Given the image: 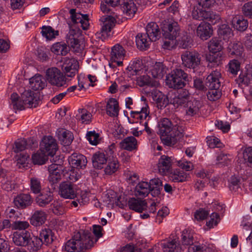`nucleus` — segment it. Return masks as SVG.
Instances as JSON below:
<instances>
[{
	"mask_svg": "<svg viewBox=\"0 0 252 252\" xmlns=\"http://www.w3.org/2000/svg\"><path fill=\"white\" fill-rule=\"evenodd\" d=\"M241 64L239 61L233 59L229 61L228 64V71L231 74L236 76L240 71Z\"/></svg>",
	"mask_w": 252,
	"mask_h": 252,
	"instance_id": "obj_57",
	"label": "nucleus"
},
{
	"mask_svg": "<svg viewBox=\"0 0 252 252\" xmlns=\"http://www.w3.org/2000/svg\"><path fill=\"white\" fill-rule=\"evenodd\" d=\"M149 113V107L148 105L146 104L139 111H131L130 116L137 120L136 121V123L139 122L140 125L144 126L145 130L147 133L151 134L152 130L148 126V121L150 119Z\"/></svg>",
	"mask_w": 252,
	"mask_h": 252,
	"instance_id": "obj_8",
	"label": "nucleus"
},
{
	"mask_svg": "<svg viewBox=\"0 0 252 252\" xmlns=\"http://www.w3.org/2000/svg\"><path fill=\"white\" fill-rule=\"evenodd\" d=\"M221 77L220 72L216 70L212 71L207 77V84L209 88H219L220 86V79Z\"/></svg>",
	"mask_w": 252,
	"mask_h": 252,
	"instance_id": "obj_29",
	"label": "nucleus"
},
{
	"mask_svg": "<svg viewBox=\"0 0 252 252\" xmlns=\"http://www.w3.org/2000/svg\"><path fill=\"white\" fill-rule=\"evenodd\" d=\"M12 240L16 246L25 247L30 252H37L43 245V241L38 236L33 235L28 230L15 232Z\"/></svg>",
	"mask_w": 252,
	"mask_h": 252,
	"instance_id": "obj_4",
	"label": "nucleus"
},
{
	"mask_svg": "<svg viewBox=\"0 0 252 252\" xmlns=\"http://www.w3.org/2000/svg\"><path fill=\"white\" fill-rule=\"evenodd\" d=\"M213 28L208 23L201 22L197 28V35L203 40L209 38L213 35Z\"/></svg>",
	"mask_w": 252,
	"mask_h": 252,
	"instance_id": "obj_20",
	"label": "nucleus"
},
{
	"mask_svg": "<svg viewBox=\"0 0 252 252\" xmlns=\"http://www.w3.org/2000/svg\"><path fill=\"white\" fill-rule=\"evenodd\" d=\"M220 218L219 214L213 213L210 216V220L206 222V225L209 228H213L218 225L220 221Z\"/></svg>",
	"mask_w": 252,
	"mask_h": 252,
	"instance_id": "obj_63",
	"label": "nucleus"
},
{
	"mask_svg": "<svg viewBox=\"0 0 252 252\" xmlns=\"http://www.w3.org/2000/svg\"><path fill=\"white\" fill-rule=\"evenodd\" d=\"M46 77L47 80L52 85L62 87L66 84L65 76L57 67H51L46 70Z\"/></svg>",
	"mask_w": 252,
	"mask_h": 252,
	"instance_id": "obj_9",
	"label": "nucleus"
},
{
	"mask_svg": "<svg viewBox=\"0 0 252 252\" xmlns=\"http://www.w3.org/2000/svg\"><path fill=\"white\" fill-rule=\"evenodd\" d=\"M86 137L90 144L93 145H97L101 141L99 133L94 130L88 131L87 133Z\"/></svg>",
	"mask_w": 252,
	"mask_h": 252,
	"instance_id": "obj_58",
	"label": "nucleus"
},
{
	"mask_svg": "<svg viewBox=\"0 0 252 252\" xmlns=\"http://www.w3.org/2000/svg\"><path fill=\"white\" fill-rule=\"evenodd\" d=\"M159 133L163 143L169 146L180 148L183 137L184 129L182 126L172 124L167 118L162 119L158 124Z\"/></svg>",
	"mask_w": 252,
	"mask_h": 252,
	"instance_id": "obj_2",
	"label": "nucleus"
},
{
	"mask_svg": "<svg viewBox=\"0 0 252 252\" xmlns=\"http://www.w3.org/2000/svg\"><path fill=\"white\" fill-rule=\"evenodd\" d=\"M220 41L217 38H213L208 43V49L210 52L216 53L222 49Z\"/></svg>",
	"mask_w": 252,
	"mask_h": 252,
	"instance_id": "obj_56",
	"label": "nucleus"
},
{
	"mask_svg": "<svg viewBox=\"0 0 252 252\" xmlns=\"http://www.w3.org/2000/svg\"><path fill=\"white\" fill-rule=\"evenodd\" d=\"M228 50L231 55H235L237 57H241L244 51L242 44L239 41L230 43L228 46Z\"/></svg>",
	"mask_w": 252,
	"mask_h": 252,
	"instance_id": "obj_43",
	"label": "nucleus"
},
{
	"mask_svg": "<svg viewBox=\"0 0 252 252\" xmlns=\"http://www.w3.org/2000/svg\"><path fill=\"white\" fill-rule=\"evenodd\" d=\"M126 50L119 44L114 45L111 49L109 65L111 66H121L126 56Z\"/></svg>",
	"mask_w": 252,
	"mask_h": 252,
	"instance_id": "obj_11",
	"label": "nucleus"
},
{
	"mask_svg": "<svg viewBox=\"0 0 252 252\" xmlns=\"http://www.w3.org/2000/svg\"><path fill=\"white\" fill-rule=\"evenodd\" d=\"M103 198V201L106 203L108 207L113 206L114 204L120 208L123 207L124 204L120 201L121 197H117L114 191H111L105 193Z\"/></svg>",
	"mask_w": 252,
	"mask_h": 252,
	"instance_id": "obj_27",
	"label": "nucleus"
},
{
	"mask_svg": "<svg viewBox=\"0 0 252 252\" xmlns=\"http://www.w3.org/2000/svg\"><path fill=\"white\" fill-rule=\"evenodd\" d=\"M146 34L151 39L152 41L158 40L160 35V32L158 25L155 22H150L146 26Z\"/></svg>",
	"mask_w": 252,
	"mask_h": 252,
	"instance_id": "obj_30",
	"label": "nucleus"
},
{
	"mask_svg": "<svg viewBox=\"0 0 252 252\" xmlns=\"http://www.w3.org/2000/svg\"><path fill=\"white\" fill-rule=\"evenodd\" d=\"M106 163L107 165L104 170L106 174H112L117 170L119 167V163L116 158H108Z\"/></svg>",
	"mask_w": 252,
	"mask_h": 252,
	"instance_id": "obj_52",
	"label": "nucleus"
},
{
	"mask_svg": "<svg viewBox=\"0 0 252 252\" xmlns=\"http://www.w3.org/2000/svg\"><path fill=\"white\" fill-rule=\"evenodd\" d=\"M10 106L14 110H23L27 107L21 97L16 93H13L10 97Z\"/></svg>",
	"mask_w": 252,
	"mask_h": 252,
	"instance_id": "obj_36",
	"label": "nucleus"
},
{
	"mask_svg": "<svg viewBox=\"0 0 252 252\" xmlns=\"http://www.w3.org/2000/svg\"><path fill=\"white\" fill-rule=\"evenodd\" d=\"M182 243L183 245L190 246L194 244L193 233L189 229H185L182 233Z\"/></svg>",
	"mask_w": 252,
	"mask_h": 252,
	"instance_id": "obj_53",
	"label": "nucleus"
},
{
	"mask_svg": "<svg viewBox=\"0 0 252 252\" xmlns=\"http://www.w3.org/2000/svg\"><path fill=\"white\" fill-rule=\"evenodd\" d=\"M137 140L133 136H128L123 140L120 143V146L122 148L132 151L137 148Z\"/></svg>",
	"mask_w": 252,
	"mask_h": 252,
	"instance_id": "obj_40",
	"label": "nucleus"
},
{
	"mask_svg": "<svg viewBox=\"0 0 252 252\" xmlns=\"http://www.w3.org/2000/svg\"><path fill=\"white\" fill-rule=\"evenodd\" d=\"M147 63L148 73L153 78H161L166 73L165 66L162 63L148 62Z\"/></svg>",
	"mask_w": 252,
	"mask_h": 252,
	"instance_id": "obj_14",
	"label": "nucleus"
},
{
	"mask_svg": "<svg viewBox=\"0 0 252 252\" xmlns=\"http://www.w3.org/2000/svg\"><path fill=\"white\" fill-rule=\"evenodd\" d=\"M152 41L146 33H138L135 37V42L137 47L140 50H146Z\"/></svg>",
	"mask_w": 252,
	"mask_h": 252,
	"instance_id": "obj_34",
	"label": "nucleus"
},
{
	"mask_svg": "<svg viewBox=\"0 0 252 252\" xmlns=\"http://www.w3.org/2000/svg\"><path fill=\"white\" fill-rule=\"evenodd\" d=\"M58 137L62 144L64 146H68L70 144L74 138L72 133L65 129H62L59 131Z\"/></svg>",
	"mask_w": 252,
	"mask_h": 252,
	"instance_id": "obj_42",
	"label": "nucleus"
},
{
	"mask_svg": "<svg viewBox=\"0 0 252 252\" xmlns=\"http://www.w3.org/2000/svg\"><path fill=\"white\" fill-rule=\"evenodd\" d=\"M21 98L27 107L36 106L37 98L35 93L31 90H25L21 94Z\"/></svg>",
	"mask_w": 252,
	"mask_h": 252,
	"instance_id": "obj_25",
	"label": "nucleus"
},
{
	"mask_svg": "<svg viewBox=\"0 0 252 252\" xmlns=\"http://www.w3.org/2000/svg\"><path fill=\"white\" fill-rule=\"evenodd\" d=\"M240 82L247 86L252 85V66L247 65L239 76Z\"/></svg>",
	"mask_w": 252,
	"mask_h": 252,
	"instance_id": "obj_31",
	"label": "nucleus"
},
{
	"mask_svg": "<svg viewBox=\"0 0 252 252\" xmlns=\"http://www.w3.org/2000/svg\"><path fill=\"white\" fill-rule=\"evenodd\" d=\"M68 162L71 164L73 168H83L85 167L87 163V158H71Z\"/></svg>",
	"mask_w": 252,
	"mask_h": 252,
	"instance_id": "obj_62",
	"label": "nucleus"
},
{
	"mask_svg": "<svg viewBox=\"0 0 252 252\" xmlns=\"http://www.w3.org/2000/svg\"><path fill=\"white\" fill-rule=\"evenodd\" d=\"M33 200L29 194L21 193L14 199V205L18 208L25 209L31 206Z\"/></svg>",
	"mask_w": 252,
	"mask_h": 252,
	"instance_id": "obj_22",
	"label": "nucleus"
},
{
	"mask_svg": "<svg viewBox=\"0 0 252 252\" xmlns=\"http://www.w3.org/2000/svg\"><path fill=\"white\" fill-rule=\"evenodd\" d=\"M60 194L65 199H72L76 197V192L70 183L63 182L60 185Z\"/></svg>",
	"mask_w": 252,
	"mask_h": 252,
	"instance_id": "obj_18",
	"label": "nucleus"
},
{
	"mask_svg": "<svg viewBox=\"0 0 252 252\" xmlns=\"http://www.w3.org/2000/svg\"><path fill=\"white\" fill-rule=\"evenodd\" d=\"M153 100L156 102L158 108L165 107L169 103L168 97L159 91L155 90L152 93Z\"/></svg>",
	"mask_w": 252,
	"mask_h": 252,
	"instance_id": "obj_24",
	"label": "nucleus"
},
{
	"mask_svg": "<svg viewBox=\"0 0 252 252\" xmlns=\"http://www.w3.org/2000/svg\"><path fill=\"white\" fill-rule=\"evenodd\" d=\"M94 239L93 235L88 231L77 232L65 243V250L68 252H84L93 247Z\"/></svg>",
	"mask_w": 252,
	"mask_h": 252,
	"instance_id": "obj_3",
	"label": "nucleus"
},
{
	"mask_svg": "<svg viewBox=\"0 0 252 252\" xmlns=\"http://www.w3.org/2000/svg\"><path fill=\"white\" fill-rule=\"evenodd\" d=\"M127 69L130 75H141L146 71H148L147 63H144L142 60L135 59L131 61Z\"/></svg>",
	"mask_w": 252,
	"mask_h": 252,
	"instance_id": "obj_15",
	"label": "nucleus"
},
{
	"mask_svg": "<svg viewBox=\"0 0 252 252\" xmlns=\"http://www.w3.org/2000/svg\"><path fill=\"white\" fill-rule=\"evenodd\" d=\"M30 87L34 90L42 89L45 86V84L42 80L41 75H36L30 79Z\"/></svg>",
	"mask_w": 252,
	"mask_h": 252,
	"instance_id": "obj_47",
	"label": "nucleus"
},
{
	"mask_svg": "<svg viewBox=\"0 0 252 252\" xmlns=\"http://www.w3.org/2000/svg\"><path fill=\"white\" fill-rule=\"evenodd\" d=\"M100 20L101 22L102 36L104 37L110 36L111 30L115 26L116 19L112 16L104 15L100 18Z\"/></svg>",
	"mask_w": 252,
	"mask_h": 252,
	"instance_id": "obj_16",
	"label": "nucleus"
},
{
	"mask_svg": "<svg viewBox=\"0 0 252 252\" xmlns=\"http://www.w3.org/2000/svg\"><path fill=\"white\" fill-rule=\"evenodd\" d=\"M41 33L47 40H51L55 38L59 32L50 26H43Z\"/></svg>",
	"mask_w": 252,
	"mask_h": 252,
	"instance_id": "obj_50",
	"label": "nucleus"
},
{
	"mask_svg": "<svg viewBox=\"0 0 252 252\" xmlns=\"http://www.w3.org/2000/svg\"><path fill=\"white\" fill-rule=\"evenodd\" d=\"M127 205L129 209L138 213H142L146 210L148 208L146 200L135 197L129 199L127 201Z\"/></svg>",
	"mask_w": 252,
	"mask_h": 252,
	"instance_id": "obj_19",
	"label": "nucleus"
},
{
	"mask_svg": "<svg viewBox=\"0 0 252 252\" xmlns=\"http://www.w3.org/2000/svg\"><path fill=\"white\" fill-rule=\"evenodd\" d=\"M233 28L240 32L245 31L248 27V22L242 16L236 15L231 20Z\"/></svg>",
	"mask_w": 252,
	"mask_h": 252,
	"instance_id": "obj_33",
	"label": "nucleus"
},
{
	"mask_svg": "<svg viewBox=\"0 0 252 252\" xmlns=\"http://www.w3.org/2000/svg\"><path fill=\"white\" fill-rule=\"evenodd\" d=\"M56 165H49L48 167V171L49 172V175L48 178V180L54 189L57 186L58 183L61 180L62 169H57Z\"/></svg>",
	"mask_w": 252,
	"mask_h": 252,
	"instance_id": "obj_21",
	"label": "nucleus"
},
{
	"mask_svg": "<svg viewBox=\"0 0 252 252\" xmlns=\"http://www.w3.org/2000/svg\"><path fill=\"white\" fill-rule=\"evenodd\" d=\"M62 67L67 77H73L78 72L79 63L74 58L66 57L63 59Z\"/></svg>",
	"mask_w": 252,
	"mask_h": 252,
	"instance_id": "obj_12",
	"label": "nucleus"
},
{
	"mask_svg": "<svg viewBox=\"0 0 252 252\" xmlns=\"http://www.w3.org/2000/svg\"><path fill=\"white\" fill-rule=\"evenodd\" d=\"M51 50L56 55L65 56L68 53V47L65 43L59 42L53 44Z\"/></svg>",
	"mask_w": 252,
	"mask_h": 252,
	"instance_id": "obj_44",
	"label": "nucleus"
},
{
	"mask_svg": "<svg viewBox=\"0 0 252 252\" xmlns=\"http://www.w3.org/2000/svg\"><path fill=\"white\" fill-rule=\"evenodd\" d=\"M150 182H139L135 188V194L136 196L145 197L150 192Z\"/></svg>",
	"mask_w": 252,
	"mask_h": 252,
	"instance_id": "obj_37",
	"label": "nucleus"
},
{
	"mask_svg": "<svg viewBox=\"0 0 252 252\" xmlns=\"http://www.w3.org/2000/svg\"><path fill=\"white\" fill-rule=\"evenodd\" d=\"M92 114L85 109H79L76 119L84 124H89L92 119Z\"/></svg>",
	"mask_w": 252,
	"mask_h": 252,
	"instance_id": "obj_51",
	"label": "nucleus"
},
{
	"mask_svg": "<svg viewBox=\"0 0 252 252\" xmlns=\"http://www.w3.org/2000/svg\"><path fill=\"white\" fill-rule=\"evenodd\" d=\"M188 75L181 69H176L166 76V83L169 88L179 89L185 85Z\"/></svg>",
	"mask_w": 252,
	"mask_h": 252,
	"instance_id": "obj_7",
	"label": "nucleus"
},
{
	"mask_svg": "<svg viewBox=\"0 0 252 252\" xmlns=\"http://www.w3.org/2000/svg\"><path fill=\"white\" fill-rule=\"evenodd\" d=\"M137 78V82L140 86L151 85V74L148 73V71H146Z\"/></svg>",
	"mask_w": 252,
	"mask_h": 252,
	"instance_id": "obj_60",
	"label": "nucleus"
},
{
	"mask_svg": "<svg viewBox=\"0 0 252 252\" xmlns=\"http://www.w3.org/2000/svg\"><path fill=\"white\" fill-rule=\"evenodd\" d=\"M0 187L3 190L10 191L15 188V182L13 180L11 175L0 168Z\"/></svg>",
	"mask_w": 252,
	"mask_h": 252,
	"instance_id": "obj_17",
	"label": "nucleus"
},
{
	"mask_svg": "<svg viewBox=\"0 0 252 252\" xmlns=\"http://www.w3.org/2000/svg\"><path fill=\"white\" fill-rule=\"evenodd\" d=\"M186 105L187 108L186 110L187 114L189 115L192 116L198 112L199 108L200 103L199 101L193 99L189 100Z\"/></svg>",
	"mask_w": 252,
	"mask_h": 252,
	"instance_id": "obj_48",
	"label": "nucleus"
},
{
	"mask_svg": "<svg viewBox=\"0 0 252 252\" xmlns=\"http://www.w3.org/2000/svg\"><path fill=\"white\" fill-rule=\"evenodd\" d=\"M162 34L165 39H176L179 33V27L177 22H165L162 27Z\"/></svg>",
	"mask_w": 252,
	"mask_h": 252,
	"instance_id": "obj_13",
	"label": "nucleus"
},
{
	"mask_svg": "<svg viewBox=\"0 0 252 252\" xmlns=\"http://www.w3.org/2000/svg\"><path fill=\"white\" fill-rule=\"evenodd\" d=\"M209 90L207 93V96L210 101H216L221 96V92L219 88H209Z\"/></svg>",
	"mask_w": 252,
	"mask_h": 252,
	"instance_id": "obj_61",
	"label": "nucleus"
},
{
	"mask_svg": "<svg viewBox=\"0 0 252 252\" xmlns=\"http://www.w3.org/2000/svg\"><path fill=\"white\" fill-rule=\"evenodd\" d=\"M53 199L52 192L50 189L43 191L36 198L37 204L40 207H44L49 204Z\"/></svg>",
	"mask_w": 252,
	"mask_h": 252,
	"instance_id": "obj_28",
	"label": "nucleus"
},
{
	"mask_svg": "<svg viewBox=\"0 0 252 252\" xmlns=\"http://www.w3.org/2000/svg\"><path fill=\"white\" fill-rule=\"evenodd\" d=\"M46 218L47 215L44 211H36L31 217L30 222L33 226H39L45 222Z\"/></svg>",
	"mask_w": 252,
	"mask_h": 252,
	"instance_id": "obj_35",
	"label": "nucleus"
},
{
	"mask_svg": "<svg viewBox=\"0 0 252 252\" xmlns=\"http://www.w3.org/2000/svg\"><path fill=\"white\" fill-rule=\"evenodd\" d=\"M150 186H156V187L150 186V192L151 195L154 196H158L160 194V191L162 190V182L158 178H155L150 180Z\"/></svg>",
	"mask_w": 252,
	"mask_h": 252,
	"instance_id": "obj_46",
	"label": "nucleus"
},
{
	"mask_svg": "<svg viewBox=\"0 0 252 252\" xmlns=\"http://www.w3.org/2000/svg\"><path fill=\"white\" fill-rule=\"evenodd\" d=\"M189 99V92L186 90H181L179 93L175 94L174 96L172 98L170 103L175 108L185 105Z\"/></svg>",
	"mask_w": 252,
	"mask_h": 252,
	"instance_id": "obj_23",
	"label": "nucleus"
},
{
	"mask_svg": "<svg viewBox=\"0 0 252 252\" xmlns=\"http://www.w3.org/2000/svg\"><path fill=\"white\" fill-rule=\"evenodd\" d=\"M115 147L114 144L109 146L105 150L104 154L102 151L95 152L93 158H114L116 156L114 154Z\"/></svg>",
	"mask_w": 252,
	"mask_h": 252,
	"instance_id": "obj_54",
	"label": "nucleus"
},
{
	"mask_svg": "<svg viewBox=\"0 0 252 252\" xmlns=\"http://www.w3.org/2000/svg\"><path fill=\"white\" fill-rule=\"evenodd\" d=\"M228 183L229 188L231 190L236 191V189L240 187V179L235 175L230 177Z\"/></svg>",
	"mask_w": 252,
	"mask_h": 252,
	"instance_id": "obj_64",
	"label": "nucleus"
},
{
	"mask_svg": "<svg viewBox=\"0 0 252 252\" xmlns=\"http://www.w3.org/2000/svg\"><path fill=\"white\" fill-rule=\"evenodd\" d=\"M164 252H181L182 250L180 244L176 239L161 243Z\"/></svg>",
	"mask_w": 252,
	"mask_h": 252,
	"instance_id": "obj_39",
	"label": "nucleus"
},
{
	"mask_svg": "<svg viewBox=\"0 0 252 252\" xmlns=\"http://www.w3.org/2000/svg\"><path fill=\"white\" fill-rule=\"evenodd\" d=\"M106 111L110 117H117L119 114V107L117 100L114 98H109L106 104Z\"/></svg>",
	"mask_w": 252,
	"mask_h": 252,
	"instance_id": "obj_32",
	"label": "nucleus"
},
{
	"mask_svg": "<svg viewBox=\"0 0 252 252\" xmlns=\"http://www.w3.org/2000/svg\"><path fill=\"white\" fill-rule=\"evenodd\" d=\"M30 189L31 191L34 194H38L41 190V185L40 180L36 177H32L30 180Z\"/></svg>",
	"mask_w": 252,
	"mask_h": 252,
	"instance_id": "obj_59",
	"label": "nucleus"
},
{
	"mask_svg": "<svg viewBox=\"0 0 252 252\" xmlns=\"http://www.w3.org/2000/svg\"><path fill=\"white\" fill-rule=\"evenodd\" d=\"M53 213L58 216L62 215L66 212L65 207L61 202L54 200L50 205Z\"/></svg>",
	"mask_w": 252,
	"mask_h": 252,
	"instance_id": "obj_55",
	"label": "nucleus"
},
{
	"mask_svg": "<svg viewBox=\"0 0 252 252\" xmlns=\"http://www.w3.org/2000/svg\"><path fill=\"white\" fill-rule=\"evenodd\" d=\"M188 175L183 171L176 169L170 172L169 178L173 182H183L187 180Z\"/></svg>",
	"mask_w": 252,
	"mask_h": 252,
	"instance_id": "obj_38",
	"label": "nucleus"
},
{
	"mask_svg": "<svg viewBox=\"0 0 252 252\" xmlns=\"http://www.w3.org/2000/svg\"><path fill=\"white\" fill-rule=\"evenodd\" d=\"M38 238L43 241V245H48L52 243L53 241L52 230L49 228L42 229L40 232Z\"/></svg>",
	"mask_w": 252,
	"mask_h": 252,
	"instance_id": "obj_49",
	"label": "nucleus"
},
{
	"mask_svg": "<svg viewBox=\"0 0 252 252\" xmlns=\"http://www.w3.org/2000/svg\"><path fill=\"white\" fill-rule=\"evenodd\" d=\"M172 163L171 158H159L157 164L158 173L162 176L169 174L171 171Z\"/></svg>",
	"mask_w": 252,
	"mask_h": 252,
	"instance_id": "obj_26",
	"label": "nucleus"
},
{
	"mask_svg": "<svg viewBox=\"0 0 252 252\" xmlns=\"http://www.w3.org/2000/svg\"><path fill=\"white\" fill-rule=\"evenodd\" d=\"M227 24L229 22L227 21ZM218 34L220 38L223 40L227 41L233 35L231 29L228 26V24L221 25L218 29Z\"/></svg>",
	"mask_w": 252,
	"mask_h": 252,
	"instance_id": "obj_45",
	"label": "nucleus"
},
{
	"mask_svg": "<svg viewBox=\"0 0 252 252\" xmlns=\"http://www.w3.org/2000/svg\"><path fill=\"white\" fill-rule=\"evenodd\" d=\"M191 16L194 20H207L213 24L218 23L220 19V16L212 11H208L202 5L196 4L191 7Z\"/></svg>",
	"mask_w": 252,
	"mask_h": 252,
	"instance_id": "obj_5",
	"label": "nucleus"
},
{
	"mask_svg": "<svg viewBox=\"0 0 252 252\" xmlns=\"http://www.w3.org/2000/svg\"><path fill=\"white\" fill-rule=\"evenodd\" d=\"M123 8L124 13L129 18L132 17L137 10L136 4L133 0H124Z\"/></svg>",
	"mask_w": 252,
	"mask_h": 252,
	"instance_id": "obj_41",
	"label": "nucleus"
},
{
	"mask_svg": "<svg viewBox=\"0 0 252 252\" xmlns=\"http://www.w3.org/2000/svg\"><path fill=\"white\" fill-rule=\"evenodd\" d=\"M58 150L55 140L51 136H45L40 144V152L32 155V158H45L50 156L53 157Z\"/></svg>",
	"mask_w": 252,
	"mask_h": 252,
	"instance_id": "obj_6",
	"label": "nucleus"
},
{
	"mask_svg": "<svg viewBox=\"0 0 252 252\" xmlns=\"http://www.w3.org/2000/svg\"><path fill=\"white\" fill-rule=\"evenodd\" d=\"M183 64L189 68H195L200 63L199 54L195 51H186L181 55Z\"/></svg>",
	"mask_w": 252,
	"mask_h": 252,
	"instance_id": "obj_10",
	"label": "nucleus"
},
{
	"mask_svg": "<svg viewBox=\"0 0 252 252\" xmlns=\"http://www.w3.org/2000/svg\"><path fill=\"white\" fill-rule=\"evenodd\" d=\"M71 22L69 24L70 30L66 36V42L74 52H79L82 49L79 39L81 35L79 27L87 30L89 26L88 14H83L76 12L74 9L69 11Z\"/></svg>",
	"mask_w": 252,
	"mask_h": 252,
	"instance_id": "obj_1",
	"label": "nucleus"
}]
</instances>
